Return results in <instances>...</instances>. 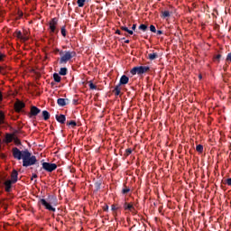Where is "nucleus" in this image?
<instances>
[{"mask_svg":"<svg viewBox=\"0 0 231 231\" xmlns=\"http://www.w3.org/2000/svg\"><path fill=\"white\" fill-rule=\"evenodd\" d=\"M100 182H96L95 183V187H96V189H97V190H100Z\"/></svg>","mask_w":231,"mask_h":231,"instance_id":"38","label":"nucleus"},{"mask_svg":"<svg viewBox=\"0 0 231 231\" xmlns=\"http://www.w3.org/2000/svg\"><path fill=\"white\" fill-rule=\"evenodd\" d=\"M125 44H129V40L125 41Z\"/></svg>","mask_w":231,"mask_h":231,"instance_id":"50","label":"nucleus"},{"mask_svg":"<svg viewBox=\"0 0 231 231\" xmlns=\"http://www.w3.org/2000/svg\"><path fill=\"white\" fill-rule=\"evenodd\" d=\"M22 41H28V36H22Z\"/></svg>","mask_w":231,"mask_h":231,"instance_id":"44","label":"nucleus"},{"mask_svg":"<svg viewBox=\"0 0 231 231\" xmlns=\"http://www.w3.org/2000/svg\"><path fill=\"white\" fill-rule=\"evenodd\" d=\"M37 178V174L33 173L31 180H33V179Z\"/></svg>","mask_w":231,"mask_h":231,"instance_id":"47","label":"nucleus"},{"mask_svg":"<svg viewBox=\"0 0 231 231\" xmlns=\"http://www.w3.org/2000/svg\"><path fill=\"white\" fill-rule=\"evenodd\" d=\"M148 71H151V68L149 66H136L134 67L130 73L131 75H143L144 73H147Z\"/></svg>","mask_w":231,"mask_h":231,"instance_id":"4","label":"nucleus"},{"mask_svg":"<svg viewBox=\"0 0 231 231\" xmlns=\"http://www.w3.org/2000/svg\"><path fill=\"white\" fill-rule=\"evenodd\" d=\"M139 30H141V32H145L146 30H148V27H147V25L142 23V24L139 26Z\"/></svg>","mask_w":231,"mask_h":231,"instance_id":"27","label":"nucleus"},{"mask_svg":"<svg viewBox=\"0 0 231 231\" xmlns=\"http://www.w3.org/2000/svg\"><path fill=\"white\" fill-rule=\"evenodd\" d=\"M125 84H129V77L123 75L119 80V86H125Z\"/></svg>","mask_w":231,"mask_h":231,"instance_id":"13","label":"nucleus"},{"mask_svg":"<svg viewBox=\"0 0 231 231\" xmlns=\"http://www.w3.org/2000/svg\"><path fill=\"white\" fill-rule=\"evenodd\" d=\"M53 79H54V80H55L56 82H60V80H61V78H60V76L59 75V73H54V74H53Z\"/></svg>","mask_w":231,"mask_h":231,"instance_id":"24","label":"nucleus"},{"mask_svg":"<svg viewBox=\"0 0 231 231\" xmlns=\"http://www.w3.org/2000/svg\"><path fill=\"white\" fill-rule=\"evenodd\" d=\"M73 102H74V104H77L78 101L76 99H74Z\"/></svg>","mask_w":231,"mask_h":231,"instance_id":"51","label":"nucleus"},{"mask_svg":"<svg viewBox=\"0 0 231 231\" xmlns=\"http://www.w3.org/2000/svg\"><path fill=\"white\" fill-rule=\"evenodd\" d=\"M156 32H157V35H163V31L158 30L156 31Z\"/></svg>","mask_w":231,"mask_h":231,"instance_id":"42","label":"nucleus"},{"mask_svg":"<svg viewBox=\"0 0 231 231\" xmlns=\"http://www.w3.org/2000/svg\"><path fill=\"white\" fill-rule=\"evenodd\" d=\"M199 79H202L201 75L199 76Z\"/></svg>","mask_w":231,"mask_h":231,"instance_id":"52","label":"nucleus"},{"mask_svg":"<svg viewBox=\"0 0 231 231\" xmlns=\"http://www.w3.org/2000/svg\"><path fill=\"white\" fill-rule=\"evenodd\" d=\"M226 60L231 62V52L227 54Z\"/></svg>","mask_w":231,"mask_h":231,"instance_id":"37","label":"nucleus"},{"mask_svg":"<svg viewBox=\"0 0 231 231\" xmlns=\"http://www.w3.org/2000/svg\"><path fill=\"white\" fill-rule=\"evenodd\" d=\"M54 53H60V49H55Z\"/></svg>","mask_w":231,"mask_h":231,"instance_id":"46","label":"nucleus"},{"mask_svg":"<svg viewBox=\"0 0 231 231\" xmlns=\"http://www.w3.org/2000/svg\"><path fill=\"white\" fill-rule=\"evenodd\" d=\"M58 24H59V19L57 17L52 18L49 22L50 33H59V30L57 29Z\"/></svg>","mask_w":231,"mask_h":231,"instance_id":"5","label":"nucleus"},{"mask_svg":"<svg viewBox=\"0 0 231 231\" xmlns=\"http://www.w3.org/2000/svg\"><path fill=\"white\" fill-rule=\"evenodd\" d=\"M226 185H228L229 187H231V178L227 179V180H226Z\"/></svg>","mask_w":231,"mask_h":231,"instance_id":"41","label":"nucleus"},{"mask_svg":"<svg viewBox=\"0 0 231 231\" xmlns=\"http://www.w3.org/2000/svg\"><path fill=\"white\" fill-rule=\"evenodd\" d=\"M59 75H61L62 77L68 75V69L67 68H61L60 69Z\"/></svg>","mask_w":231,"mask_h":231,"instance_id":"19","label":"nucleus"},{"mask_svg":"<svg viewBox=\"0 0 231 231\" xmlns=\"http://www.w3.org/2000/svg\"><path fill=\"white\" fill-rule=\"evenodd\" d=\"M0 73H1L2 75H5V73H6V72L5 71V67L0 66Z\"/></svg>","mask_w":231,"mask_h":231,"instance_id":"40","label":"nucleus"},{"mask_svg":"<svg viewBox=\"0 0 231 231\" xmlns=\"http://www.w3.org/2000/svg\"><path fill=\"white\" fill-rule=\"evenodd\" d=\"M41 113V109L38 108L35 106H31V111L28 115L29 118H35V116H37V115H39Z\"/></svg>","mask_w":231,"mask_h":231,"instance_id":"8","label":"nucleus"},{"mask_svg":"<svg viewBox=\"0 0 231 231\" xmlns=\"http://www.w3.org/2000/svg\"><path fill=\"white\" fill-rule=\"evenodd\" d=\"M121 30H123V32H126L127 33H129V35H133L134 32L129 30V28L125 27V26H121Z\"/></svg>","mask_w":231,"mask_h":231,"instance_id":"22","label":"nucleus"},{"mask_svg":"<svg viewBox=\"0 0 231 231\" xmlns=\"http://www.w3.org/2000/svg\"><path fill=\"white\" fill-rule=\"evenodd\" d=\"M103 210H104V212H108V211H109V206L105 205V206L103 207Z\"/></svg>","mask_w":231,"mask_h":231,"instance_id":"39","label":"nucleus"},{"mask_svg":"<svg viewBox=\"0 0 231 231\" xmlns=\"http://www.w3.org/2000/svg\"><path fill=\"white\" fill-rule=\"evenodd\" d=\"M116 33L117 35H122V32H120V30H116Z\"/></svg>","mask_w":231,"mask_h":231,"instance_id":"45","label":"nucleus"},{"mask_svg":"<svg viewBox=\"0 0 231 231\" xmlns=\"http://www.w3.org/2000/svg\"><path fill=\"white\" fill-rule=\"evenodd\" d=\"M131 192V189L125 187L122 189V194H129Z\"/></svg>","mask_w":231,"mask_h":231,"instance_id":"28","label":"nucleus"},{"mask_svg":"<svg viewBox=\"0 0 231 231\" xmlns=\"http://www.w3.org/2000/svg\"><path fill=\"white\" fill-rule=\"evenodd\" d=\"M18 176H19V172H17V170H13L11 173L10 181H12L13 183H17Z\"/></svg>","mask_w":231,"mask_h":231,"instance_id":"12","label":"nucleus"},{"mask_svg":"<svg viewBox=\"0 0 231 231\" xmlns=\"http://www.w3.org/2000/svg\"><path fill=\"white\" fill-rule=\"evenodd\" d=\"M24 107H26V104H24V102L21 100H17L14 103V110L16 111V113H21L23 109H24Z\"/></svg>","mask_w":231,"mask_h":231,"instance_id":"7","label":"nucleus"},{"mask_svg":"<svg viewBox=\"0 0 231 231\" xmlns=\"http://www.w3.org/2000/svg\"><path fill=\"white\" fill-rule=\"evenodd\" d=\"M57 104H58V106H60V107H64V106H68V104H69V99H68V98H58Z\"/></svg>","mask_w":231,"mask_h":231,"instance_id":"11","label":"nucleus"},{"mask_svg":"<svg viewBox=\"0 0 231 231\" xmlns=\"http://www.w3.org/2000/svg\"><path fill=\"white\" fill-rule=\"evenodd\" d=\"M16 37H17V39H23V32H21V31H18L16 32Z\"/></svg>","mask_w":231,"mask_h":231,"instance_id":"35","label":"nucleus"},{"mask_svg":"<svg viewBox=\"0 0 231 231\" xmlns=\"http://www.w3.org/2000/svg\"><path fill=\"white\" fill-rule=\"evenodd\" d=\"M132 30H136V23H134L133 26H132Z\"/></svg>","mask_w":231,"mask_h":231,"instance_id":"48","label":"nucleus"},{"mask_svg":"<svg viewBox=\"0 0 231 231\" xmlns=\"http://www.w3.org/2000/svg\"><path fill=\"white\" fill-rule=\"evenodd\" d=\"M60 32H61V35H62L63 37H66V25H64V26L61 27Z\"/></svg>","mask_w":231,"mask_h":231,"instance_id":"33","label":"nucleus"},{"mask_svg":"<svg viewBox=\"0 0 231 231\" xmlns=\"http://www.w3.org/2000/svg\"><path fill=\"white\" fill-rule=\"evenodd\" d=\"M48 199H53V201H48L45 199H40L38 203L40 205H42V207H44L46 210H49L50 212H55L56 209L55 208H53V206L57 207V198L54 196H49Z\"/></svg>","mask_w":231,"mask_h":231,"instance_id":"2","label":"nucleus"},{"mask_svg":"<svg viewBox=\"0 0 231 231\" xmlns=\"http://www.w3.org/2000/svg\"><path fill=\"white\" fill-rule=\"evenodd\" d=\"M13 134H14V137H17V135L23 134V131H21V130H14Z\"/></svg>","mask_w":231,"mask_h":231,"instance_id":"30","label":"nucleus"},{"mask_svg":"<svg viewBox=\"0 0 231 231\" xmlns=\"http://www.w3.org/2000/svg\"><path fill=\"white\" fill-rule=\"evenodd\" d=\"M196 151L197 152H199L201 154V152H203V145L201 144L197 145Z\"/></svg>","mask_w":231,"mask_h":231,"instance_id":"26","label":"nucleus"},{"mask_svg":"<svg viewBox=\"0 0 231 231\" xmlns=\"http://www.w3.org/2000/svg\"><path fill=\"white\" fill-rule=\"evenodd\" d=\"M149 60H155V59H158V52H152L148 54Z\"/></svg>","mask_w":231,"mask_h":231,"instance_id":"16","label":"nucleus"},{"mask_svg":"<svg viewBox=\"0 0 231 231\" xmlns=\"http://www.w3.org/2000/svg\"><path fill=\"white\" fill-rule=\"evenodd\" d=\"M67 125H71V127H77V122L75 121L67 122Z\"/></svg>","mask_w":231,"mask_h":231,"instance_id":"29","label":"nucleus"},{"mask_svg":"<svg viewBox=\"0 0 231 231\" xmlns=\"http://www.w3.org/2000/svg\"><path fill=\"white\" fill-rule=\"evenodd\" d=\"M221 57H222L221 54L215 55L213 58L214 62H217V64H219V62L221 61Z\"/></svg>","mask_w":231,"mask_h":231,"instance_id":"20","label":"nucleus"},{"mask_svg":"<svg viewBox=\"0 0 231 231\" xmlns=\"http://www.w3.org/2000/svg\"><path fill=\"white\" fill-rule=\"evenodd\" d=\"M15 136L13 134H5V143H12L14 142V138Z\"/></svg>","mask_w":231,"mask_h":231,"instance_id":"15","label":"nucleus"},{"mask_svg":"<svg viewBox=\"0 0 231 231\" xmlns=\"http://www.w3.org/2000/svg\"><path fill=\"white\" fill-rule=\"evenodd\" d=\"M121 89H120V85L116 86L115 89H114V93L116 97H118V95H120Z\"/></svg>","mask_w":231,"mask_h":231,"instance_id":"21","label":"nucleus"},{"mask_svg":"<svg viewBox=\"0 0 231 231\" xmlns=\"http://www.w3.org/2000/svg\"><path fill=\"white\" fill-rule=\"evenodd\" d=\"M51 86H53V83H51Z\"/></svg>","mask_w":231,"mask_h":231,"instance_id":"53","label":"nucleus"},{"mask_svg":"<svg viewBox=\"0 0 231 231\" xmlns=\"http://www.w3.org/2000/svg\"><path fill=\"white\" fill-rule=\"evenodd\" d=\"M132 152H133V150L131 148H128L125 150V156L127 157L130 154H132Z\"/></svg>","mask_w":231,"mask_h":231,"instance_id":"31","label":"nucleus"},{"mask_svg":"<svg viewBox=\"0 0 231 231\" xmlns=\"http://www.w3.org/2000/svg\"><path fill=\"white\" fill-rule=\"evenodd\" d=\"M42 115L43 120H50V112H48L47 110H43L42 112Z\"/></svg>","mask_w":231,"mask_h":231,"instance_id":"17","label":"nucleus"},{"mask_svg":"<svg viewBox=\"0 0 231 231\" xmlns=\"http://www.w3.org/2000/svg\"><path fill=\"white\" fill-rule=\"evenodd\" d=\"M13 156L14 160H23V167H32L37 163V157L32 155V152L25 149L23 151L19 150V148L14 147L12 150Z\"/></svg>","mask_w":231,"mask_h":231,"instance_id":"1","label":"nucleus"},{"mask_svg":"<svg viewBox=\"0 0 231 231\" xmlns=\"http://www.w3.org/2000/svg\"><path fill=\"white\" fill-rule=\"evenodd\" d=\"M77 3H78V6L79 8H82L86 3V0H78Z\"/></svg>","mask_w":231,"mask_h":231,"instance_id":"25","label":"nucleus"},{"mask_svg":"<svg viewBox=\"0 0 231 231\" xmlns=\"http://www.w3.org/2000/svg\"><path fill=\"white\" fill-rule=\"evenodd\" d=\"M88 86L90 89H97V87L95 84H93V81H89Z\"/></svg>","mask_w":231,"mask_h":231,"instance_id":"34","label":"nucleus"},{"mask_svg":"<svg viewBox=\"0 0 231 231\" xmlns=\"http://www.w3.org/2000/svg\"><path fill=\"white\" fill-rule=\"evenodd\" d=\"M56 120L60 124H66V116H64V115H60V116L57 115L56 116Z\"/></svg>","mask_w":231,"mask_h":231,"instance_id":"14","label":"nucleus"},{"mask_svg":"<svg viewBox=\"0 0 231 231\" xmlns=\"http://www.w3.org/2000/svg\"><path fill=\"white\" fill-rule=\"evenodd\" d=\"M60 64H68L70 59L77 57V52L74 51H60Z\"/></svg>","mask_w":231,"mask_h":231,"instance_id":"3","label":"nucleus"},{"mask_svg":"<svg viewBox=\"0 0 231 231\" xmlns=\"http://www.w3.org/2000/svg\"><path fill=\"white\" fill-rule=\"evenodd\" d=\"M161 17L162 19H167V17H171V13L169 11H162Z\"/></svg>","mask_w":231,"mask_h":231,"instance_id":"18","label":"nucleus"},{"mask_svg":"<svg viewBox=\"0 0 231 231\" xmlns=\"http://www.w3.org/2000/svg\"><path fill=\"white\" fill-rule=\"evenodd\" d=\"M0 102H3V93L0 91Z\"/></svg>","mask_w":231,"mask_h":231,"instance_id":"49","label":"nucleus"},{"mask_svg":"<svg viewBox=\"0 0 231 231\" xmlns=\"http://www.w3.org/2000/svg\"><path fill=\"white\" fill-rule=\"evenodd\" d=\"M42 169L47 172H53L57 169V165L51 162H42Z\"/></svg>","mask_w":231,"mask_h":231,"instance_id":"6","label":"nucleus"},{"mask_svg":"<svg viewBox=\"0 0 231 231\" xmlns=\"http://www.w3.org/2000/svg\"><path fill=\"white\" fill-rule=\"evenodd\" d=\"M112 210H118V208H116L115 205L111 206Z\"/></svg>","mask_w":231,"mask_h":231,"instance_id":"43","label":"nucleus"},{"mask_svg":"<svg viewBox=\"0 0 231 231\" xmlns=\"http://www.w3.org/2000/svg\"><path fill=\"white\" fill-rule=\"evenodd\" d=\"M124 208L125 210H129L132 214H136V208H134V206L131 203L125 202Z\"/></svg>","mask_w":231,"mask_h":231,"instance_id":"10","label":"nucleus"},{"mask_svg":"<svg viewBox=\"0 0 231 231\" xmlns=\"http://www.w3.org/2000/svg\"><path fill=\"white\" fill-rule=\"evenodd\" d=\"M5 124V113L0 111V125H3Z\"/></svg>","mask_w":231,"mask_h":231,"instance_id":"23","label":"nucleus"},{"mask_svg":"<svg viewBox=\"0 0 231 231\" xmlns=\"http://www.w3.org/2000/svg\"><path fill=\"white\" fill-rule=\"evenodd\" d=\"M14 182H13L10 180H6L4 181L5 190V192H12V185H14Z\"/></svg>","mask_w":231,"mask_h":231,"instance_id":"9","label":"nucleus"},{"mask_svg":"<svg viewBox=\"0 0 231 231\" xmlns=\"http://www.w3.org/2000/svg\"><path fill=\"white\" fill-rule=\"evenodd\" d=\"M13 141L14 142L15 145H21V140H19V137H14Z\"/></svg>","mask_w":231,"mask_h":231,"instance_id":"32","label":"nucleus"},{"mask_svg":"<svg viewBox=\"0 0 231 231\" xmlns=\"http://www.w3.org/2000/svg\"><path fill=\"white\" fill-rule=\"evenodd\" d=\"M150 31L152 32V33H156V27L154 25H151Z\"/></svg>","mask_w":231,"mask_h":231,"instance_id":"36","label":"nucleus"}]
</instances>
